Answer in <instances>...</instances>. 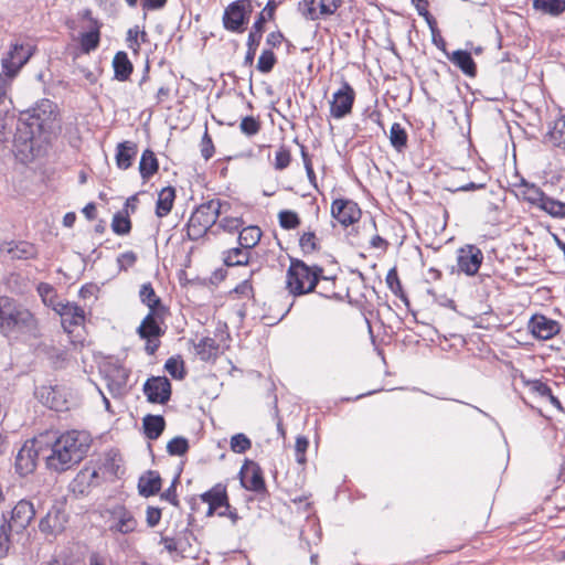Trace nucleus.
Here are the masks:
<instances>
[{
  "label": "nucleus",
  "instance_id": "f257e3e1",
  "mask_svg": "<svg viewBox=\"0 0 565 565\" xmlns=\"http://www.w3.org/2000/svg\"><path fill=\"white\" fill-rule=\"evenodd\" d=\"M92 445L88 433L83 430H70L49 444L50 454L43 456L46 468L62 473L77 466L87 455Z\"/></svg>",
  "mask_w": 565,
  "mask_h": 565
},
{
  "label": "nucleus",
  "instance_id": "f03ea898",
  "mask_svg": "<svg viewBox=\"0 0 565 565\" xmlns=\"http://www.w3.org/2000/svg\"><path fill=\"white\" fill-rule=\"evenodd\" d=\"M0 333L6 338L40 337L39 321L23 305L8 296H0Z\"/></svg>",
  "mask_w": 565,
  "mask_h": 565
},
{
  "label": "nucleus",
  "instance_id": "7ed1b4c3",
  "mask_svg": "<svg viewBox=\"0 0 565 565\" xmlns=\"http://www.w3.org/2000/svg\"><path fill=\"white\" fill-rule=\"evenodd\" d=\"M53 119V103L42 99L35 107L21 113L18 120L14 142L18 147L21 143L24 150L32 151L33 139L46 129Z\"/></svg>",
  "mask_w": 565,
  "mask_h": 565
},
{
  "label": "nucleus",
  "instance_id": "20e7f679",
  "mask_svg": "<svg viewBox=\"0 0 565 565\" xmlns=\"http://www.w3.org/2000/svg\"><path fill=\"white\" fill-rule=\"evenodd\" d=\"M323 268L319 265L309 266L299 258H290L286 274V288L294 297L305 296L316 290Z\"/></svg>",
  "mask_w": 565,
  "mask_h": 565
},
{
  "label": "nucleus",
  "instance_id": "39448f33",
  "mask_svg": "<svg viewBox=\"0 0 565 565\" xmlns=\"http://www.w3.org/2000/svg\"><path fill=\"white\" fill-rule=\"evenodd\" d=\"M228 205V203L222 202L218 199H213L199 205L186 223L188 238L190 241H198L203 237L216 223L217 217L223 212V207Z\"/></svg>",
  "mask_w": 565,
  "mask_h": 565
},
{
  "label": "nucleus",
  "instance_id": "423d86ee",
  "mask_svg": "<svg viewBox=\"0 0 565 565\" xmlns=\"http://www.w3.org/2000/svg\"><path fill=\"white\" fill-rule=\"evenodd\" d=\"M167 312H158L151 310L143 318L137 329L138 335L146 340L145 351L149 355H153L160 347V338L164 334V329L161 324L164 321Z\"/></svg>",
  "mask_w": 565,
  "mask_h": 565
},
{
  "label": "nucleus",
  "instance_id": "0eeeda50",
  "mask_svg": "<svg viewBox=\"0 0 565 565\" xmlns=\"http://www.w3.org/2000/svg\"><path fill=\"white\" fill-rule=\"evenodd\" d=\"M253 6L250 0H236L224 10L222 23L226 31L243 33L249 22Z\"/></svg>",
  "mask_w": 565,
  "mask_h": 565
},
{
  "label": "nucleus",
  "instance_id": "6e6552de",
  "mask_svg": "<svg viewBox=\"0 0 565 565\" xmlns=\"http://www.w3.org/2000/svg\"><path fill=\"white\" fill-rule=\"evenodd\" d=\"M44 451L41 438L26 440L15 456L14 469L20 477H26L36 469L39 456Z\"/></svg>",
  "mask_w": 565,
  "mask_h": 565
},
{
  "label": "nucleus",
  "instance_id": "1a4fd4ad",
  "mask_svg": "<svg viewBox=\"0 0 565 565\" xmlns=\"http://www.w3.org/2000/svg\"><path fill=\"white\" fill-rule=\"evenodd\" d=\"M34 47L30 44L13 43L9 52L2 57V72L7 78H13L32 56Z\"/></svg>",
  "mask_w": 565,
  "mask_h": 565
},
{
  "label": "nucleus",
  "instance_id": "9d476101",
  "mask_svg": "<svg viewBox=\"0 0 565 565\" xmlns=\"http://www.w3.org/2000/svg\"><path fill=\"white\" fill-rule=\"evenodd\" d=\"M354 100L355 92L353 87L348 82H343L341 87L332 95V100L330 102L331 117L341 119L350 115Z\"/></svg>",
  "mask_w": 565,
  "mask_h": 565
},
{
  "label": "nucleus",
  "instance_id": "9b49d317",
  "mask_svg": "<svg viewBox=\"0 0 565 565\" xmlns=\"http://www.w3.org/2000/svg\"><path fill=\"white\" fill-rule=\"evenodd\" d=\"M77 17L82 21H90L92 31H85L81 33L78 38V43L81 46V51L83 53H90L95 51L100 43V30L103 23L95 17H93V11L89 8L83 9L77 13Z\"/></svg>",
  "mask_w": 565,
  "mask_h": 565
},
{
  "label": "nucleus",
  "instance_id": "f8f14e48",
  "mask_svg": "<svg viewBox=\"0 0 565 565\" xmlns=\"http://www.w3.org/2000/svg\"><path fill=\"white\" fill-rule=\"evenodd\" d=\"M341 3V0H302L299 10L306 19L315 21L334 14Z\"/></svg>",
  "mask_w": 565,
  "mask_h": 565
},
{
  "label": "nucleus",
  "instance_id": "ddd939ff",
  "mask_svg": "<svg viewBox=\"0 0 565 565\" xmlns=\"http://www.w3.org/2000/svg\"><path fill=\"white\" fill-rule=\"evenodd\" d=\"M483 262V254L476 245H466L457 252V266L460 273L475 276Z\"/></svg>",
  "mask_w": 565,
  "mask_h": 565
},
{
  "label": "nucleus",
  "instance_id": "4468645a",
  "mask_svg": "<svg viewBox=\"0 0 565 565\" xmlns=\"http://www.w3.org/2000/svg\"><path fill=\"white\" fill-rule=\"evenodd\" d=\"M149 403L167 404L171 397V383L166 376H151L143 384Z\"/></svg>",
  "mask_w": 565,
  "mask_h": 565
},
{
  "label": "nucleus",
  "instance_id": "2eb2a0df",
  "mask_svg": "<svg viewBox=\"0 0 565 565\" xmlns=\"http://www.w3.org/2000/svg\"><path fill=\"white\" fill-rule=\"evenodd\" d=\"M239 479L242 486L248 491L256 493H263L266 491L263 470L259 465L253 460H245L239 470Z\"/></svg>",
  "mask_w": 565,
  "mask_h": 565
},
{
  "label": "nucleus",
  "instance_id": "dca6fc26",
  "mask_svg": "<svg viewBox=\"0 0 565 565\" xmlns=\"http://www.w3.org/2000/svg\"><path fill=\"white\" fill-rule=\"evenodd\" d=\"M361 209L358 203L349 199H335L331 204V215L341 225L349 226L361 218Z\"/></svg>",
  "mask_w": 565,
  "mask_h": 565
},
{
  "label": "nucleus",
  "instance_id": "f3484780",
  "mask_svg": "<svg viewBox=\"0 0 565 565\" xmlns=\"http://www.w3.org/2000/svg\"><path fill=\"white\" fill-rule=\"evenodd\" d=\"M106 386L113 397H121L126 394L129 371L122 365H108L105 371Z\"/></svg>",
  "mask_w": 565,
  "mask_h": 565
},
{
  "label": "nucleus",
  "instance_id": "a211bd4d",
  "mask_svg": "<svg viewBox=\"0 0 565 565\" xmlns=\"http://www.w3.org/2000/svg\"><path fill=\"white\" fill-rule=\"evenodd\" d=\"M54 310L61 316L64 331L70 334L73 333L75 327L83 326L85 322V311L76 303L58 302Z\"/></svg>",
  "mask_w": 565,
  "mask_h": 565
},
{
  "label": "nucleus",
  "instance_id": "6ab92c4d",
  "mask_svg": "<svg viewBox=\"0 0 565 565\" xmlns=\"http://www.w3.org/2000/svg\"><path fill=\"white\" fill-rule=\"evenodd\" d=\"M35 516V509L31 501L22 499L17 502L8 516V522L17 533L24 531Z\"/></svg>",
  "mask_w": 565,
  "mask_h": 565
},
{
  "label": "nucleus",
  "instance_id": "aec40b11",
  "mask_svg": "<svg viewBox=\"0 0 565 565\" xmlns=\"http://www.w3.org/2000/svg\"><path fill=\"white\" fill-rule=\"evenodd\" d=\"M138 522L132 512L124 505H117L110 511L109 531L120 534H130L137 529Z\"/></svg>",
  "mask_w": 565,
  "mask_h": 565
},
{
  "label": "nucleus",
  "instance_id": "412c9836",
  "mask_svg": "<svg viewBox=\"0 0 565 565\" xmlns=\"http://www.w3.org/2000/svg\"><path fill=\"white\" fill-rule=\"evenodd\" d=\"M35 396L46 407L56 412L67 409V401L58 386L42 385L36 388Z\"/></svg>",
  "mask_w": 565,
  "mask_h": 565
},
{
  "label": "nucleus",
  "instance_id": "4be33fe9",
  "mask_svg": "<svg viewBox=\"0 0 565 565\" xmlns=\"http://www.w3.org/2000/svg\"><path fill=\"white\" fill-rule=\"evenodd\" d=\"M202 502L209 504L206 512L207 516H212L216 511L222 508L228 509L230 501L226 491V487L222 483H216L210 490L205 491L200 495Z\"/></svg>",
  "mask_w": 565,
  "mask_h": 565
},
{
  "label": "nucleus",
  "instance_id": "5701e85b",
  "mask_svg": "<svg viewBox=\"0 0 565 565\" xmlns=\"http://www.w3.org/2000/svg\"><path fill=\"white\" fill-rule=\"evenodd\" d=\"M531 333L541 340L552 339L559 332V324L557 321L546 318L542 315H534L529 322Z\"/></svg>",
  "mask_w": 565,
  "mask_h": 565
},
{
  "label": "nucleus",
  "instance_id": "b1692460",
  "mask_svg": "<svg viewBox=\"0 0 565 565\" xmlns=\"http://www.w3.org/2000/svg\"><path fill=\"white\" fill-rule=\"evenodd\" d=\"M66 522L65 513L53 505L45 516L40 520L39 529L44 534H57L64 530Z\"/></svg>",
  "mask_w": 565,
  "mask_h": 565
},
{
  "label": "nucleus",
  "instance_id": "393cba45",
  "mask_svg": "<svg viewBox=\"0 0 565 565\" xmlns=\"http://www.w3.org/2000/svg\"><path fill=\"white\" fill-rule=\"evenodd\" d=\"M1 250L6 252L11 259H32L38 255L36 247L29 242L20 241V242H8L1 246Z\"/></svg>",
  "mask_w": 565,
  "mask_h": 565
},
{
  "label": "nucleus",
  "instance_id": "a878e982",
  "mask_svg": "<svg viewBox=\"0 0 565 565\" xmlns=\"http://www.w3.org/2000/svg\"><path fill=\"white\" fill-rule=\"evenodd\" d=\"M278 6L279 2L276 0H268L265 8L259 12L258 17L254 21L248 36L262 41L263 34L265 32V23L274 19Z\"/></svg>",
  "mask_w": 565,
  "mask_h": 565
},
{
  "label": "nucleus",
  "instance_id": "bb28decb",
  "mask_svg": "<svg viewBox=\"0 0 565 565\" xmlns=\"http://www.w3.org/2000/svg\"><path fill=\"white\" fill-rule=\"evenodd\" d=\"M543 142L547 146L565 149V116L559 115L548 124V130L544 135Z\"/></svg>",
  "mask_w": 565,
  "mask_h": 565
},
{
  "label": "nucleus",
  "instance_id": "cd10ccee",
  "mask_svg": "<svg viewBox=\"0 0 565 565\" xmlns=\"http://www.w3.org/2000/svg\"><path fill=\"white\" fill-rule=\"evenodd\" d=\"M138 146L132 141H122L117 145L116 148V164L120 170H127L132 166V162L137 156Z\"/></svg>",
  "mask_w": 565,
  "mask_h": 565
},
{
  "label": "nucleus",
  "instance_id": "c85d7f7f",
  "mask_svg": "<svg viewBox=\"0 0 565 565\" xmlns=\"http://www.w3.org/2000/svg\"><path fill=\"white\" fill-rule=\"evenodd\" d=\"M161 489V477L157 471L148 470L138 480L139 494L149 498L159 493Z\"/></svg>",
  "mask_w": 565,
  "mask_h": 565
},
{
  "label": "nucleus",
  "instance_id": "c756f323",
  "mask_svg": "<svg viewBox=\"0 0 565 565\" xmlns=\"http://www.w3.org/2000/svg\"><path fill=\"white\" fill-rule=\"evenodd\" d=\"M448 58L452 64L461 70L463 74L470 77H475L477 74V65L472 58L470 52L463 50H457L448 55Z\"/></svg>",
  "mask_w": 565,
  "mask_h": 565
},
{
  "label": "nucleus",
  "instance_id": "7c9ffc66",
  "mask_svg": "<svg viewBox=\"0 0 565 565\" xmlns=\"http://www.w3.org/2000/svg\"><path fill=\"white\" fill-rule=\"evenodd\" d=\"M113 67L115 78L119 82H126L129 79L134 71L132 63L130 62L128 54L124 51H119L115 54L113 60Z\"/></svg>",
  "mask_w": 565,
  "mask_h": 565
},
{
  "label": "nucleus",
  "instance_id": "2f4dec72",
  "mask_svg": "<svg viewBox=\"0 0 565 565\" xmlns=\"http://www.w3.org/2000/svg\"><path fill=\"white\" fill-rule=\"evenodd\" d=\"M140 301L149 308V311L167 312V307L157 296L151 282L141 285L139 290Z\"/></svg>",
  "mask_w": 565,
  "mask_h": 565
},
{
  "label": "nucleus",
  "instance_id": "473e14b6",
  "mask_svg": "<svg viewBox=\"0 0 565 565\" xmlns=\"http://www.w3.org/2000/svg\"><path fill=\"white\" fill-rule=\"evenodd\" d=\"M159 170V162L154 152L146 149L140 158L139 172L143 182L149 181Z\"/></svg>",
  "mask_w": 565,
  "mask_h": 565
},
{
  "label": "nucleus",
  "instance_id": "72a5a7b5",
  "mask_svg": "<svg viewBox=\"0 0 565 565\" xmlns=\"http://www.w3.org/2000/svg\"><path fill=\"white\" fill-rule=\"evenodd\" d=\"M174 199L175 190L172 186L163 188L159 192L156 204V214L158 217H164L171 212Z\"/></svg>",
  "mask_w": 565,
  "mask_h": 565
},
{
  "label": "nucleus",
  "instance_id": "f704fd0d",
  "mask_svg": "<svg viewBox=\"0 0 565 565\" xmlns=\"http://www.w3.org/2000/svg\"><path fill=\"white\" fill-rule=\"evenodd\" d=\"M166 420L161 415H147L143 418L145 435L150 440L158 439L163 433Z\"/></svg>",
  "mask_w": 565,
  "mask_h": 565
},
{
  "label": "nucleus",
  "instance_id": "c9c22d12",
  "mask_svg": "<svg viewBox=\"0 0 565 565\" xmlns=\"http://www.w3.org/2000/svg\"><path fill=\"white\" fill-rule=\"evenodd\" d=\"M249 257L250 250L239 245L223 253V263L227 267L247 265Z\"/></svg>",
  "mask_w": 565,
  "mask_h": 565
},
{
  "label": "nucleus",
  "instance_id": "e433bc0d",
  "mask_svg": "<svg viewBox=\"0 0 565 565\" xmlns=\"http://www.w3.org/2000/svg\"><path fill=\"white\" fill-rule=\"evenodd\" d=\"M532 6L534 10L551 17H559L565 12V0H533Z\"/></svg>",
  "mask_w": 565,
  "mask_h": 565
},
{
  "label": "nucleus",
  "instance_id": "4c0bfd02",
  "mask_svg": "<svg viewBox=\"0 0 565 565\" xmlns=\"http://www.w3.org/2000/svg\"><path fill=\"white\" fill-rule=\"evenodd\" d=\"M195 350L200 359L207 362L214 360L217 356L220 345L214 339L206 337L200 340V342L195 345Z\"/></svg>",
  "mask_w": 565,
  "mask_h": 565
},
{
  "label": "nucleus",
  "instance_id": "58836bf2",
  "mask_svg": "<svg viewBox=\"0 0 565 565\" xmlns=\"http://www.w3.org/2000/svg\"><path fill=\"white\" fill-rule=\"evenodd\" d=\"M260 237H262L260 228L255 225H249V226L243 227L239 231L238 244L242 247H245L250 250L253 247H255L259 243Z\"/></svg>",
  "mask_w": 565,
  "mask_h": 565
},
{
  "label": "nucleus",
  "instance_id": "ea45409f",
  "mask_svg": "<svg viewBox=\"0 0 565 565\" xmlns=\"http://www.w3.org/2000/svg\"><path fill=\"white\" fill-rule=\"evenodd\" d=\"M553 217H565V203L555 200L548 195H544L542 201L536 206Z\"/></svg>",
  "mask_w": 565,
  "mask_h": 565
},
{
  "label": "nucleus",
  "instance_id": "a19ab883",
  "mask_svg": "<svg viewBox=\"0 0 565 565\" xmlns=\"http://www.w3.org/2000/svg\"><path fill=\"white\" fill-rule=\"evenodd\" d=\"M386 285L388 289L398 297L405 305H409L407 295L405 294L402 282L399 280L396 267L388 270L386 275Z\"/></svg>",
  "mask_w": 565,
  "mask_h": 565
},
{
  "label": "nucleus",
  "instance_id": "79ce46f5",
  "mask_svg": "<svg viewBox=\"0 0 565 565\" xmlns=\"http://www.w3.org/2000/svg\"><path fill=\"white\" fill-rule=\"evenodd\" d=\"M131 221L127 210L115 213L111 221V230L117 235H127L131 232Z\"/></svg>",
  "mask_w": 565,
  "mask_h": 565
},
{
  "label": "nucleus",
  "instance_id": "37998d69",
  "mask_svg": "<svg viewBox=\"0 0 565 565\" xmlns=\"http://www.w3.org/2000/svg\"><path fill=\"white\" fill-rule=\"evenodd\" d=\"M12 531L14 529L8 522V515L2 513V523L0 524V558L6 557L9 553Z\"/></svg>",
  "mask_w": 565,
  "mask_h": 565
},
{
  "label": "nucleus",
  "instance_id": "c03bdc74",
  "mask_svg": "<svg viewBox=\"0 0 565 565\" xmlns=\"http://www.w3.org/2000/svg\"><path fill=\"white\" fill-rule=\"evenodd\" d=\"M521 188L523 200L533 206H537L545 195L540 186L534 183H529L525 180L522 181Z\"/></svg>",
  "mask_w": 565,
  "mask_h": 565
},
{
  "label": "nucleus",
  "instance_id": "a18cd8bd",
  "mask_svg": "<svg viewBox=\"0 0 565 565\" xmlns=\"http://www.w3.org/2000/svg\"><path fill=\"white\" fill-rule=\"evenodd\" d=\"M407 140L408 137L406 130L401 124L394 122L390 130V141L392 147L397 151H402L406 148Z\"/></svg>",
  "mask_w": 565,
  "mask_h": 565
},
{
  "label": "nucleus",
  "instance_id": "49530a36",
  "mask_svg": "<svg viewBox=\"0 0 565 565\" xmlns=\"http://www.w3.org/2000/svg\"><path fill=\"white\" fill-rule=\"evenodd\" d=\"M299 246L305 255H309L320 249V241L315 232H303L299 237Z\"/></svg>",
  "mask_w": 565,
  "mask_h": 565
},
{
  "label": "nucleus",
  "instance_id": "de8ad7c7",
  "mask_svg": "<svg viewBox=\"0 0 565 565\" xmlns=\"http://www.w3.org/2000/svg\"><path fill=\"white\" fill-rule=\"evenodd\" d=\"M276 63H277V57H276L275 53L270 49H266V50H263V52L260 53L258 61H257L256 68L260 73L267 74L273 71Z\"/></svg>",
  "mask_w": 565,
  "mask_h": 565
},
{
  "label": "nucleus",
  "instance_id": "09e8293b",
  "mask_svg": "<svg viewBox=\"0 0 565 565\" xmlns=\"http://www.w3.org/2000/svg\"><path fill=\"white\" fill-rule=\"evenodd\" d=\"M278 221H279V225L284 230H295L301 223L299 215L295 211H291V210L280 211L278 214Z\"/></svg>",
  "mask_w": 565,
  "mask_h": 565
},
{
  "label": "nucleus",
  "instance_id": "8fccbe9b",
  "mask_svg": "<svg viewBox=\"0 0 565 565\" xmlns=\"http://www.w3.org/2000/svg\"><path fill=\"white\" fill-rule=\"evenodd\" d=\"M189 448V440L181 436L172 438L167 445V451L170 456H183Z\"/></svg>",
  "mask_w": 565,
  "mask_h": 565
},
{
  "label": "nucleus",
  "instance_id": "3c124183",
  "mask_svg": "<svg viewBox=\"0 0 565 565\" xmlns=\"http://www.w3.org/2000/svg\"><path fill=\"white\" fill-rule=\"evenodd\" d=\"M164 369L175 380H182L185 375L184 363L178 358H169L166 361Z\"/></svg>",
  "mask_w": 565,
  "mask_h": 565
},
{
  "label": "nucleus",
  "instance_id": "603ef678",
  "mask_svg": "<svg viewBox=\"0 0 565 565\" xmlns=\"http://www.w3.org/2000/svg\"><path fill=\"white\" fill-rule=\"evenodd\" d=\"M317 287L319 288L317 292L321 297L333 298L337 296L334 277H327L322 274V277Z\"/></svg>",
  "mask_w": 565,
  "mask_h": 565
},
{
  "label": "nucleus",
  "instance_id": "864d4df0",
  "mask_svg": "<svg viewBox=\"0 0 565 565\" xmlns=\"http://www.w3.org/2000/svg\"><path fill=\"white\" fill-rule=\"evenodd\" d=\"M260 121L253 116L244 117L239 125L241 131L247 137L257 135L260 130Z\"/></svg>",
  "mask_w": 565,
  "mask_h": 565
},
{
  "label": "nucleus",
  "instance_id": "5fc2aeb1",
  "mask_svg": "<svg viewBox=\"0 0 565 565\" xmlns=\"http://www.w3.org/2000/svg\"><path fill=\"white\" fill-rule=\"evenodd\" d=\"M252 447L250 439L245 434H236L231 438V450L236 454H244Z\"/></svg>",
  "mask_w": 565,
  "mask_h": 565
},
{
  "label": "nucleus",
  "instance_id": "6e6d98bb",
  "mask_svg": "<svg viewBox=\"0 0 565 565\" xmlns=\"http://www.w3.org/2000/svg\"><path fill=\"white\" fill-rule=\"evenodd\" d=\"M291 162V153L285 146H280L276 151L274 168L276 170H285Z\"/></svg>",
  "mask_w": 565,
  "mask_h": 565
},
{
  "label": "nucleus",
  "instance_id": "4d7b16f0",
  "mask_svg": "<svg viewBox=\"0 0 565 565\" xmlns=\"http://www.w3.org/2000/svg\"><path fill=\"white\" fill-rule=\"evenodd\" d=\"M309 446V440L305 436H298L295 445L296 460L298 463L303 465L306 462V451Z\"/></svg>",
  "mask_w": 565,
  "mask_h": 565
},
{
  "label": "nucleus",
  "instance_id": "13d9d810",
  "mask_svg": "<svg viewBox=\"0 0 565 565\" xmlns=\"http://www.w3.org/2000/svg\"><path fill=\"white\" fill-rule=\"evenodd\" d=\"M260 42L262 41H259L258 39H254L250 36L247 38V42H246L247 51H246V54L244 57V65H246V66L253 65L255 55H256V52H257V49H258Z\"/></svg>",
  "mask_w": 565,
  "mask_h": 565
},
{
  "label": "nucleus",
  "instance_id": "bf43d9fd",
  "mask_svg": "<svg viewBox=\"0 0 565 565\" xmlns=\"http://www.w3.org/2000/svg\"><path fill=\"white\" fill-rule=\"evenodd\" d=\"M137 254L132 250H129V252H125L122 254H120L118 257H117V264H118V268L119 270H128L130 267H132L136 262H137Z\"/></svg>",
  "mask_w": 565,
  "mask_h": 565
},
{
  "label": "nucleus",
  "instance_id": "052dcab7",
  "mask_svg": "<svg viewBox=\"0 0 565 565\" xmlns=\"http://www.w3.org/2000/svg\"><path fill=\"white\" fill-rule=\"evenodd\" d=\"M243 225L244 221L241 217L226 216L220 222V227L230 233L239 231Z\"/></svg>",
  "mask_w": 565,
  "mask_h": 565
},
{
  "label": "nucleus",
  "instance_id": "680f3d73",
  "mask_svg": "<svg viewBox=\"0 0 565 565\" xmlns=\"http://www.w3.org/2000/svg\"><path fill=\"white\" fill-rule=\"evenodd\" d=\"M214 145L207 130H205L201 140V154L205 160H210L214 154Z\"/></svg>",
  "mask_w": 565,
  "mask_h": 565
},
{
  "label": "nucleus",
  "instance_id": "e2e57ef3",
  "mask_svg": "<svg viewBox=\"0 0 565 565\" xmlns=\"http://www.w3.org/2000/svg\"><path fill=\"white\" fill-rule=\"evenodd\" d=\"M526 384L530 386V388L533 393H536L537 395H540L542 397H545L546 395H551V387L547 386L545 383H543L540 380L527 381Z\"/></svg>",
  "mask_w": 565,
  "mask_h": 565
},
{
  "label": "nucleus",
  "instance_id": "0e129e2a",
  "mask_svg": "<svg viewBox=\"0 0 565 565\" xmlns=\"http://www.w3.org/2000/svg\"><path fill=\"white\" fill-rule=\"evenodd\" d=\"M284 41H286V39L279 30L273 31L266 36V44L271 51L273 49L279 47Z\"/></svg>",
  "mask_w": 565,
  "mask_h": 565
},
{
  "label": "nucleus",
  "instance_id": "69168bd1",
  "mask_svg": "<svg viewBox=\"0 0 565 565\" xmlns=\"http://www.w3.org/2000/svg\"><path fill=\"white\" fill-rule=\"evenodd\" d=\"M146 520L150 527L157 526L161 520V510L159 508L148 507Z\"/></svg>",
  "mask_w": 565,
  "mask_h": 565
},
{
  "label": "nucleus",
  "instance_id": "338daca9",
  "mask_svg": "<svg viewBox=\"0 0 565 565\" xmlns=\"http://www.w3.org/2000/svg\"><path fill=\"white\" fill-rule=\"evenodd\" d=\"M161 499L169 501L174 507H179V500L174 482L161 494Z\"/></svg>",
  "mask_w": 565,
  "mask_h": 565
},
{
  "label": "nucleus",
  "instance_id": "774afa93",
  "mask_svg": "<svg viewBox=\"0 0 565 565\" xmlns=\"http://www.w3.org/2000/svg\"><path fill=\"white\" fill-rule=\"evenodd\" d=\"M234 292L241 295L244 298H250L253 296V286L248 279H245L238 286H236Z\"/></svg>",
  "mask_w": 565,
  "mask_h": 565
}]
</instances>
